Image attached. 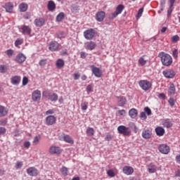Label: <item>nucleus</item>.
I'll return each mask as SVG.
<instances>
[{
    "mask_svg": "<svg viewBox=\"0 0 180 180\" xmlns=\"http://www.w3.org/2000/svg\"><path fill=\"white\" fill-rule=\"evenodd\" d=\"M63 140L65 143H68L69 144H74V139L70 135H64Z\"/></svg>",
    "mask_w": 180,
    "mask_h": 180,
    "instance_id": "32",
    "label": "nucleus"
},
{
    "mask_svg": "<svg viewBox=\"0 0 180 180\" xmlns=\"http://www.w3.org/2000/svg\"><path fill=\"white\" fill-rule=\"evenodd\" d=\"M105 18H106V13L105 11H98L96 14V20L97 22H103Z\"/></svg>",
    "mask_w": 180,
    "mask_h": 180,
    "instance_id": "16",
    "label": "nucleus"
},
{
    "mask_svg": "<svg viewBox=\"0 0 180 180\" xmlns=\"http://www.w3.org/2000/svg\"><path fill=\"white\" fill-rule=\"evenodd\" d=\"M107 175H108L110 178H114V176H116V173H115V170L110 169L107 172Z\"/></svg>",
    "mask_w": 180,
    "mask_h": 180,
    "instance_id": "40",
    "label": "nucleus"
},
{
    "mask_svg": "<svg viewBox=\"0 0 180 180\" xmlns=\"http://www.w3.org/2000/svg\"><path fill=\"white\" fill-rule=\"evenodd\" d=\"M29 83V79L27 77L22 78V85L25 86Z\"/></svg>",
    "mask_w": 180,
    "mask_h": 180,
    "instance_id": "50",
    "label": "nucleus"
},
{
    "mask_svg": "<svg viewBox=\"0 0 180 180\" xmlns=\"http://www.w3.org/2000/svg\"><path fill=\"white\" fill-rule=\"evenodd\" d=\"M162 124L164 127H167V129H169V127H172V122L169 119H165L162 121Z\"/></svg>",
    "mask_w": 180,
    "mask_h": 180,
    "instance_id": "25",
    "label": "nucleus"
},
{
    "mask_svg": "<svg viewBox=\"0 0 180 180\" xmlns=\"http://www.w3.org/2000/svg\"><path fill=\"white\" fill-rule=\"evenodd\" d=\"M158 150L162 154H169V151H171V149L167 144L160 145L158 147Z\"/></svg>",
    "mask_w": 180,
    "mask_h": 180,
    "instance_id": "10",
    "label": "nucleus"
},
{
    "mask_svg": "<svg viewBox=\"0 0 180 180\" xmlns=\"http://www.w3.org/2000/svg\"><path fill=\"white\" fill-rule=\"evenodd\" d=\"M82 110H86L88 109V102L84 101L81 104Z\"/></svg>",
    "mask_w": 180,
    "mask_h": 180,
    "instance_id": "45",
    "label": "nucleus"
},
{
    "mask_svg": "<svg viewBox=\"0 0 180 180\" xmlns=\"http://www.w3.org/2000/svg\"><path fill=\"white\" fill-rule=\"evenodd\" d=\"M83 36L86 40H94L96 36V31L92 28H89L83 32Z\"/></svg>",
    "mask_w": 180,
    "mask_h": 180,
    "instance_id": "3",
    "label": "nucleus"
},
{
    "mask_svg": "<svg viewBox=\"0 0 180 180\" xmlns=\"http://www.w3.org/2000/svg\"><path fill=\"white\" fill-rule=\"evenodd\" d=\"M158 57L160 58L162 65H164V67H169L172 65V63H174L172 56L165 52H160Z\"/></svg>",
    "mask_w": 180,
    "mask_h": 180,
    "instance_id": "1",
    "label": "nucleus"
},
{
    "mask_svg": "<svg viewBox=\"0 0 180 180\" xmlns=\"http://www.w3.org/2000/svg\"><path fill=\"white\" fill-rule=\"evenodd\" d=\"M143 12H144L143 8H141L139 10L137 15H136V19H140V17L143 16Z\"/></svg>",
    "mask_w": 180,
    "mask_h": 180,
    "instance_id": "46",
    "label": "nucleus"
},
{
    "mask_svg": "<svg viewBox=\"0 0 180 180\" xmlns=\"http://www.w3.org/2000/svg\"><path fill=\"white\" fill-rule=\"evenodd\" d=\"M118 115L119 116H124V115H126V110H118Z\"/></svg>",
    "mask_w": 180,
    "mask_h": 180,
    "instance_id": "57",
    "label": "nucleus"
},
{
    "mask_svg": "<svg viewBox=\"0 0 180 180\" xmlns=\"http://www.w3.org/2000/svg\"><path fill=\"white\" fill-rule=\"evenodd\" d=\"M96 47V43H95L94 41H87L84 44V48L86 49V50H95Z\"/></svg>",
    "mask_w": 180,
    "mask_h": 180,
    "instance_id": "17",
    "label": "nucleus"
},
{
    "mask_svg": "<svg viewBox=\"0 0 180 180\" xmlns=\"http://www.w3.org/2000/svg\"><path fill=\"white\" fill-rule=\"evenodd\" d=\"M112 135H110V134H108L105 136V140L107 141H110V140H112Z\"/></svg>",
    "mask_w": 180,
    "mask_h": 180,
    "instance_id": "61",
    "label": "nucleus"
},
{
    "mask_svg": "<svg viewBox=\"0 0 180 180\" xmlns=\"http://www.w3.org/2000/svg\"><path fill=\"white\" fill-rule=\"evenodd\" d=\"M20 82V77L19 76H14L11 78V84L13 85H18Z\"/></svg>",
    "mask_w": 180,
    "mask_h": 180,
    "instance_id": "34",
    "label": "nucleus"
},
{
    "mask_svg": "<svg viewBox=\"0 0 180 180\" xmlns=\"http://www.w3.org/2000/svg\"><path fill=\"white\" fill-rule=\"evenodd\" d=\"M60 49V44L57 41H52L49 44V50L50 51H58Z\"/></svg>",
    "mask_w": 180,
    "mask_h": 180,
    "instance_id": "8",
    "label": "nucleus"
},
{
    "mask_svg": "<svg viewBox=\"0 0 180 180\" xmlns=\"http://www.w3.org/2000/svg\"><path fill=\"white\" fill-rule=\"evenodd\" d=\"M155 133L157 136H161L163 134H165V129L162 127H158L155 129Z\"/></svg>",
    "mask_w": 180,
    "mask_h": 180,
    "instance_id": "28",
    "label": "nucleus"
},
{
    "mask_svg": "<svg viewBox=\"0 0 180 180\" xmlns=\"http://www.w3.org/2000/svg\"><path fill=\"white\" fill-rule=\"evenodd\" d=\"M117 131L120 134H123V136H130L131 134V129L124 125L119 126L117 127Z\"/></svg>",
    "mask_w": 180,
    "mask_h": 180,
    "instance_id": "4",
    "label": "nucleus"
},
{
    "mask_svg": "<svg viewBox=\"0 0 180 180\" xmlns=\"http://www.w3.org/2000/svg\"><path fill=\"white\" fill-rule=\"evenodd\" d=\"M151 136H153V131L151 129L148 128H144L142 131V137L143 139H151Z\"/></svg>",
    "mask_w": 180,
    "mask_h": 180,
    "instance_id": "14",
    "label": "nucleus"
},
{
    "mask_svg": "<svg viewBox=\"0 0 180 180\" xmlns=\"http://www.w3.org/2000/svg\"><path fill=\"white\" fill-rule=\"evenodd\" d=\"M24 147H25V148H29L30 147V141H25L24 143Z\"/></svg>",
    "mask_w": 180,
    "mask_h": 180,
    "instance_id": "62",
    "label": "nucleus"
},
{
    "mask_svg": "<svg viewBox=\"0 0 180 180\" xmlns=\"http://www.w3.org/2000/svg\"><path fill=\"white\" fill-rule=\"evenodd\" d=\"M64 18H65L64 13H60L56 17V20L57 22H61V20H63Z\"/></svg>",
    "mask_w": 180,
    "mask_h": 180,
    "instance_id": "42",
    "label": "nucleus"
},
{
    "mask_svg": "<svg viewBox=\"0 0 180 180\" xmlns=\"http://www.w3.org/2000/svg\"><path fill=\"white\" fill-rule=\"evenodd\" d=\"M79 77H81V74H79V72L74 74V79L75 80L79 79Z\"/></svg>",
    "mask_w": 180,
    "mask_h": 180,
    "instance_id": "59",
    "label": "nucleus"
},
{
    "mask_svg": "<svg viewBox=\"0 0 180 180\" xmlns=\"http://www.w3.org/2000/svg\"><path fill=\"white\" fill-rule=\"evenodd\" d=\"M117 99L118 100L120 106H124V105H126V102H127V100L124 96H121V97L117 96Z\"/></svg>",
    "mask_w": 180,
    "mask_h": 180,
    "instance_id": "30",
    "label": "nucleus"
},
{
    "mask_svg": "<svg viewBox=\"0 0 180 180\" xmlns=\"http://www.w3.org/2000/svg\"><path fill=\"white\" fill-rule=\"evenodd\" d=\"M56 68L58 70H61V68H64V66L65 65V62L64 60L59 58L56 60V64H55Z\"/></svg>",
    "mask_w": 180,
    "mask_h": 180,
    "instance_id": "23",
    "label": "nucleus"
},
{
    "mask_svg": "<svg viewBox=\"0 0 180 180\" xmlns=\"http://www.w3.org/2000/svg\"><path fill=\"white\" fill-rule=\"evenodd\" d=\"M39 64L41 67H44L47 64V59H42L39 60Z\"/></svg>",
    "mask_w": 180,
    "mask_h": 180,
    "instance_id": "47",
    "label": "nucleus"
},
{
    "mask_svg": "<svg viewBox=\"0 0 180 180\" xmlns=\"http://www.w3.org/2000/svg\"><path fill=\"white\" fill-rule=\"evenodd\" d=\"M90 68H91V72L95 75V77H96V78H101V77H102L103 72L101 68H97L94 65H91Z\"/></svg>",
    "mask_w": 180,
    "mask_h": 180,
    "instance_id": "7",
    "label": "nucleus"
},
{
    "mask_svg": "<svg viewBox=\"0 0 180 180\" xmlns=\"http://www.w3.org/2000/svg\"><path fill=\"white\" fill-rule=\"evenodd\" d=\"M122 172L125 175H133L134 169L130 166H124L122 169Z\"/></svg>",
    "mask_w": 180,
    "mask_h": 180,
    "instance_id": "18",
    "label": "nucleus"
},
{
    "mask_svg": "<svg viewBox=\"0 0 180 180\" xmlns=\"http://www.w3.org/2000/svg\"><path fill=\"white\" fill-rule=\"evenodd\" d=\"M27 174L30 176H37L39 175V170L36 167H31L27 169Z\"/></svg>",
    "mask_w": 180,
    "mask_h": 180,
    "instance_id": "13",
    "label": "nucleus"
},
{
    "mask_svg": "<svg viewBox=\"0 0 180 180\" xmlns=\"http://www.w3.org/2000/svg\"><path fill=\"white\" fill-rule=\"evenodd\" d=\"M172 11H174V7L169 6L167 10V18H170L172 14Z\"/></svg>",
    "mask_w": 180,
    "mask_h": 180,
    "instance_id": "48",
    "label": "nucleus"
},
{
    "mask_svg": "<svg viewBox=\"0 0 180 180\" xmlns=\"http://www.w3.org/2000/svg\"><path fill=\"white\" fill-rule=\"evenodd\" d=\"M139 85L142 91L147 92V91H150L153 89V82L147 79H141L139 82Z\"/></svg>",
    "mask_w": 180,
    "mask_h": 180,
    "instance_id": "2",
    "label": "nucleus"
},
{
    "mask_svg": "<svg viewBox=\"0 0 180 180\" xmlns=\"http://www.w3.org/2000/svg\"><path fill=\"white\" fill-rule=\"evenodd\" d=\"M41 139V136L37 135L34 138V140L32 141L34 146H37V143H39L40 139Z\"/></svg>",
    "mask_w": 180,
    "mask_h": 180,
    "instance_id": "39",
    "label": "nucleus"
},
{
    "mask_svg": "<svg viewBox=\"0 0 180 180\" xmlns=\"http://www.w3.org/2000/svg\"><path fill=\"white\" fill-rule=\"evenodd\" d=\"M147 169L149 174H154L157 172V166L154 163H150L147 166Z\"/></svg>",
    "mask_w": 180,
    "mask_h": 180,
    "instance_id": "24",
    "label": "nucleus"
},
{
    "mask_svg": "<svg viewBox=\"0 0 180 180\" xmlns=\"http://www.w3.org/2000/svg\"><path fill=\"white\" fill-rule=\"evenodd\" d=\"M175 160L177 162V164H180V155H177L175 158Z\"/></svg>",
    "mask_w": 180,
    "mask_h": 180,
    "instance_id": "64",
    "label": "nucleus"
},
{
    "mask_svg": "<svg viewBox=\"0 0 180 180\" xmlns=\"http://www.w3.org/2000/svg\"><path fill=\"white\" fill-rule=\"evenodd\" d=\"M29 8V6L26 3H21L18 6V9L20 12H26Z\"/></svg>",
    "mask_w": 180,
    "mask_h": 180,
    "instance_id": "26",
    "label": "nucleus"
},
{
    "mask_svg": "<svg viewBox=\"0 0 180 180\" xmlns=\"http://www.w3.org/2000/svg\"><path fill=\"white\" fill-rule=\"evenodd\" d=\"M171 41H172V43H177V41H179V36L174 35V36L172 37Z\"/></svg>",
    "mask_w": 180,
    "mask_h": 180,
    "instance_id": "44",
    "label": "nucleus"
},
{
    "mask_svg": "<svg viewBox=\"0 0 180 180\" xmlns=\"http://www.w3.org/2000/svg\"><path fill=\"white\" fill-rule=\"evenodd\" d=\"M48 9L51 12H53V11L56 9V3H54L53 1H49L48 2Z\"/></svg>",
    "mask_w": 180,
    "mask_h": 180,
    "instance_id": "35",
    "label": "nucleus"
},
{
    "mask_svg": "<svg viewBox=\"0 0 180 180\" xmlns=\"http://www.w3.org/2000/svg\"><path fill=\"white\" fill-rule=\"evenodd\" d=\"M148 61V59L147 58V56L143 55L139 58L138 60V65H139V67H143L147 64Z\"/></svg>",
    "mask_w": 180,
    "mask_h": 180,
    "instance_id": "21",
    "label": "nucleus"
},
{
    "mask_svg": "<svg viewBox=\"0 0 180 180\" xmlns=\"http://www.w3.org/2000/svg\"><path fill=\"white\" fill-rule=\"evenodd\" d=\"M144 112H146V114L148 115V116H150L151 115V109H150V108L148 107H146L144 108Z\"/></svg>",
    "mask_w": 180,
    "mask_h": 180,
    "instance_id": "55",
    "label": "nucleus"
},
{
    "mask_svg": "<svg viewBox=\"0 0 180 180\" xmlns=\"http://www.w3.org/2000/svg\"><path fill=\"white\" fill-rule=\"evenodd\" d=\"M176 1V0H168L169 6L174 7Z\"/></svg>",
    "mask_w": 180,
    "mask_h": 180,
    "instance_id": "60",
    "label": "nucleus"
},
{
    "mask_svg": "<svg viewBox=\"0 0 180 180\" xmlns=\"http://www.w3.org/2000/svg\"><path fill=\"white\" fill-rule=\"evenodd\" d=\"M5 133H6V128L5 127H0V136H4V134H5Z\"/></svg>",
    "mask_w": 180,
    "mask_h": 180,
    "instance_id": "52",
    "label": "nucleus"
},
{
    "mask_svg": "<svg viewBox=\"0 0 180 180\" xmlns=\"http://www.w3.org/2000/svg\"><path fill=\"white\" fill-rule=\"evenodd\" d=\"M176 92V89L175 88V85L174 84H170V86L167 91L168 95H175Z\"/></svg>",
    "mask_w": 180,
    "mask_h": 180,
    "instance_id": "29",
    "label": "nucleus"
},
{
    "mask_svg": "<svg viewBox=\"0 0 180 180\" xmlns=\"http://www.w3.org/2000/svg\"><path fill=\"white\" fill-rule=\"evenodd\" d=\"M162 74L165 78H174L175 77V71L172 69H166L162 72Z\"/></svg>",
    "mask_w": 180,
    "mask_h": 180,
    "instance_id": "12",
    "label": "nucleus"
},
{
    "mask_svg": "<svg viewBox=\"0 0 180 180\" xmlns=\"http://www.w3.org/2000/svg\"><path fill=\"white\" fill-rule=\"evenodd\" d=\"M137 110H136V108H131L129 111V115L130 116V117H131V119H136V117H137Z\"/></svg>",
    "mask_w": 180,
    "mask_h": 180,
    "instance_id": "31",
    "label": "nucleus"
},
{
    "mask_svg": "<svg viewBox=\"0 0 180 180\" xmlns=\"http://www.w3.org/2000/svg\"><path fill=\"white\" fill-rule=\"evenodd\" d=\"M15 61L19 64H22V63H25V61H26V56H25V54L22 53H18L15 57Z\"/></svg>",
    "mask_w": 180,
    "mask_h": 180,
    "instance_id": "20",
    "label": "nucleus"
},
{
    "mask_svg": "<svg viewBox=\"0 0 180 180\" xmlns=\"http://www.w3.org/2000/svg\"><path fill=\"white\" fill-rule=\"evenodd\" d=\"M49 153L50 154H61V148L58 146H52L49 148Z\"/></svg>",
    "mask_w": 180,
    "mask_h": 180,
    "instance_id": "19",
    "label": "nucleus"
},
{
    "mask_svg": "<svg viewBox=\"0 0 180 180\" xmlns=\"http://www.w3.org/2000/svg\"><path fill=\"white\" fill-rule=\"evenodd\" d=\"M60 172L63 176H67L68 175V168L63 166L60 168Z\"/></svg>",
    "mask_w": 180,
    "mask_h": 180,
    "instance_id": "37",
    "label": "nucleus"
},
{
    "mask_svg": "<svg viewBox=\"0 0 180 180\" xmlns=\"http://www.w3.org/2000/svg\"><path fill=\"white\" fill-rule=\"evenodd\" d=\"M23 44V39L18 38L15 41V47H19V46H22Z\"/></svg>",
    "mask_w": 180,
    "mask_h": 180,
    "instance_id": "41",
    "label": "nucleus"
},
{
    "mask_svg": "<svg viewBox=\"0 0 180 180\" xmlns=\"http://www.w3.org/2000/svg\"><path fill=\"white\" fill-rule=\"evenodd\" d=\"M6 54L8 57H12L13 56V49H8L6 51Z\"/></svg>",
    "mask_w": 180,
    "mask_h": 180,
    "instance_id": "51",
    "label": "nucleus"
},
{
    "mask_svg": "<svg viewBox=\"0 0 180 180\" xmlns=\"http://www.w3.org/2000/svg\"><path fill=\"white\" fill-rule=\"evenodd\" d=\"M3 8L6 9V12H7L8 13H12V12H13L14 8L13 3L8 2L4 5V6H3Z\"/></svg>",
    "mask_w": 180,
    "mask_h": 180,
    "instance_id": "22",
    "label": "nucleus"
},
{
    "mask_svg": "<svg viewBox=\"0 0 180 180\" xmlns=\"http://www.w3.org/2000/svg\"><path fill=\"white\" fill-rule=\"evenodd\" d=\"M57 122V118L54 115H49L46 117V124L47 126H53V124H56Z\"/></svg>",
    "mask_w": 180,
    "mask_h": 180,
    "instance_id": "11",
    "label": "nucleus"
},
{
    "mask_svg": "<svg viewBox=\"0 0 180 180\" xmlns=\"http://www.w3.org/2000/svg\"><path fill=\"white\" fill-rule=\"evenodd\" d=\"M8 115V110L2 105H0V117H4Z\"/></svg>",
    "mask_w": 180,
    "mask_h": 180,
    "instance_id": "33",
    "label": "nucleus"
},
{
    "mask_svg": "<svg viewBox=\"0 0 180 180\" xmlns=\"http://www.w3.org/2000/svg\"><path fill=\"white\" fill-rule=\"evenodd\" d=\"M20 31L22 34H27V36H30L32 34V28H30V26L25 25L21 26Z\"/></svg>",
    "mask_w": 180,
    "mask_h": 180,
    "instance_id": "15",
    "label": "nucleus"
},
{
    "mask_svg": "<svg viewBox=\"0 0 180 180\" xmlns=\"http://www.w3.org/2000/svg\"><path fill=\"white\" fill-rule=\"evenodd\" d=\"M6 71H8V67H6V65H0V72H1V74H5V72H6Z\"/></svg>",
    "mask_w": 180,
    "mask_h": 180,
    "instance_id": "43",
    "label": "nucleus"
},
{
    "mask_svg": "<svg viewBox=\"0 0 180 180\" xmlns=\"http://www.w3.org/2000/svg\"><path fill=\"white\" fill-rule=\"evenodd\" d=\"M124 10V6H123V4L118 5L116 8L115 11L109 15V18L115 19V18H116L118 15H120V13H122V12H123Z\"/></svg>",
    "mask_w": 180,
    "mask_h": 180,
    "instance_id": "5",
    "label": "nucleus"
},
{
    "mask_svg": "<svg viewBox=\"0 0 180 180\" xmlns=\"http://www.w3.org/2000/svg\"><path fill=\"white\" fill-rule=\"evenodd\" d=\"M23 167V163L22 162H16L15 168L16 169H19Z\"/></svg>",
    "mask_w": 180,
    "mask_h": 180,
    "instance_id": "49",
    "label": "nucleus"
},
{
    "mask_svg": "<svg viewBox=\"0 0 180 180\" xmlns=\"http://www.w3.org/2000/svg\"><path fill=\"white\" fill-rule=\"evenodd\" d=\"M140 118L142 119V120H146V119H147V115H146V112H141L140 113Z\"/></svg>",
    "mask_w": 180,
    "mask_h": 180,
    "instance_id": "54",
    "label": "nucleus"
},
{
    "mask_svg": "<svg viewBox=\"0 0 180 180\" xmlns=\"http://www.w3.org/2000/svg\"><path fill=\"white\" fill-rule=\"evenodd\" d=\"M41 99V91L40 90H35L32 94V100L33 102H39Z\"/></svg>",
    "mask_w": 180,
    "mask_h": 180,
    "instance_id": "9",
    "label": "nucleus"
},
{
    "mask_svg": "<svg viewBox=\"0 0 180 180\" xmlns=\"http://www.w3.org/2000/svg\"><path fill=\"white\" fill-rule=\"evenodd\" d=\"M92 89H93L92 85L89 84L86 87V91L87 92H92Z\"/></svg>",
    "mask_w": 180,
    "mask_h": 180,
    "instance_id": "63",
    "label": "nucleus"
},
{
    "mask_svg": "<svg viewBox=\"0 0 180 180\" xmlns=\"http://www.w3.org/2000/svg\"><path fill=\"white\" fill-rule=\"evenodd\" d=\"M44 18H37L34 20V25L37 27H41L44 25Z\"/></svg>",
    "mask_w": 180,
    "mask_h": 180,
    "instance_id": "27",
    "label": "nucleus"
},
{
    "mask_svg": "<svg viewBox=\"0 0 180 180\" xmlns=\"http://www.w3.org/2000/svg\"><path fill=\"white\" fill-rule=\"evenodd\" d=\"M165 4H167V0H160V11H158V13H161L165 8Z\"/></svg>",
    "mask_w": 180,
    "mask_h": 180,
    "instance_id": "38",
    "label": "nucleus"
},
{
    "mask_svg": "<svg viewBox=\"0 0 180 180\" xmlns=\"http://www.w3.org/2000/svg\"><path fill=\"white\" fill-rule=\"evenodd\" d=\"M169 104L170 105V106H174L175 105V100L172 98H170L168 101Z\"/></svg>",
    "mask_w": 180,
    "mask_h": 180,
    "instance_id": "56",
    "label": "nucleus"
},
{
    "mask_svg": "<svg viewBox=\"0 0 180 180\" xmlns=\"http://www.w3.org/2000/svg\"><path fill=\"white\" fill-rule=\"evenodd\" d=\"M172 56L174 57V58H178V49L173 50Z\"/></svg>",
    "mask_w": 180,
    "mask_h": 180,
    "instance_id": "53",
    "label": "nucleus"
},
{
    "mask_svg": "<svg viewBox=\"0 0 180 180\" xmlns=\"http://www.w3.org/2000/svg\"><path fill=\"white\" fill-rule=\"evenodd\" d=\"M86 133L87 136L92 137V136H94V134H95V129H94V128H92V127H88L86 129Z\"/></svg>",
    "mask_w": 180,
    "mask_h": 180,
    "instance_id": "36",
    "label": "nucleus"
},
{
    "mask_svg": "<svg viewBox=\"0 0 180 180\" xmlns=\"http://www.w3.org/2000/svg\"><path fill=\"white\" fill-rule=\"evenodd\" d=\"M43 96H49V101H51V102H56L58 101V95L56 93H49V91H44L43 92Z\"/></svg>",
    "mask_w": 180,
    "mask_h": 180,
    "instance_id": "6",
    "label": "nucleus"
},
{
    "mask_svg": "<svg viewBox=\"0 0 180 180\" xmlns=\"http://www.w3.org/2000/svg\"><path fill=\"white\" fill-rule=\"evenodd\" d=\"M57 36L58 39H64V32H58Z\"/></svg>",
    "mask_w": 180,
    "mask_h": 180,
    "instance_id": "58",
    "label": "nucleus"
}]
</instances>
